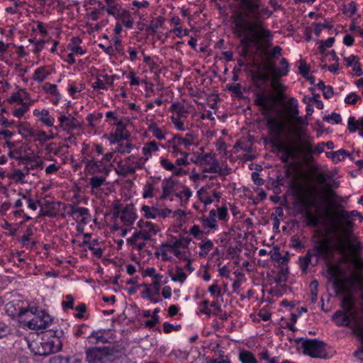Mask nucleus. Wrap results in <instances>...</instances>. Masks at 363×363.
I'll return each instance as SVG.
<instances>
[{
	"instance_id": "c03bdc74",
	"label": "nucleus",
	"mask_w": 363,
	"mask_h": 363,
	"mask_svg": "<svg viewBox=\"0 0 363 363\" xmlns=\"http://www.w3.org/2000/svg\"><path fill=\"white\" fill-rule=\"evenodd\" d=\"M201 251L199 255L201 257H206L208 252L212 250L213 243L211 240H206L199 244Z\"/></svg>"
},
{
	"instance_id": "f3484780",
	"label": "nucleus",
	"mask_w": 363,
	"mask_h": 363,
	"mask_svg": "<svg viewBox=\"0 0 363 363\" xmlns=\"http://www.w3.org/2000/svg\"><path fill=\"white\" fill-rule=\"evenodd\" d=\"M136 213L134 206L132 203L126 205L121 211L120 218L126 226L131 225L136 219Z\"/></svg>"
},
{
	"instance_id": "c756f323",
	"label": "nucleus",
	"mask_w": 363,
	"mask_h": 363,
	"mask_svg": "<svg viewBox=\"0 0 363 363\" xmlns=\"http://www.w3.org/2000/svg\"><path fill=\"white\" fill-rule=\"evenodd\" d=\"M216 217V211L212 209L209 212L208 217L202 219L203 225L205 228L216 229L218 228Z\"/></svg>"
},
{
	"instance_id": "b1692460",
	"label": "nucleus",
	"mask_w": 363,
	"mask_h": 363,
	"mask_svg": "<svg viewBox=\"0 0 363 363\" xmlns=\"http://www.w3.org/2000/svg\"><path fill=\"white\" fill-rule=\"evenodd\" d=\"M208 159H210V160L212 161L211 166L209 167H203L202 171L203 172L217 173V171L218 170L219 163L214 157V155H211V154H206L199 158L201 164L209 163L210 161L208 160Z\"/></svg>"
},
{
	"instance_id": "c85d7f7f",
	"label": "nucleus",
	"mask_w": 363,
	"mask_h": 363,
	"mask_svg": "<svg viewBox=\"0 0 363 363\" xmlns=\"http://www.w3.org/2000/svg\"><path fill=\"white\" fill-rule=\"evenodd\" d=\"M272 145L278 150L282 151L284 153L292 157V159L296 158L297 156L296 148L293 146L284 145L279 143V140L272 143Z\"/></svg>"
},
{
	"instance_id": "a211bd4d",
	"label": "nucleus",
	"mask_w": 363,
	"mask_h": 363,
	"mask_svg": "<svg viewBox=\"0 0 363 363\" xmlns=\"http://www.w3.org/2000/svg\"><path fill=\"white\" fill-rule=\"evenodd\" d=\"M39 206L45 208L48 217L55 218L57 215V208L60 206V202H55L50 199H43L42 200H38Z\"/></svg>"
},
{
	"instance_id": "13d9d810",
	"label": "nucleus",
	"mask_w": 363,
	"mask_h": 363,
	"mask_svg": "<svg viewBox=\"0 0 363 363\" xmlns=\"http://www.w3.org/2000/svg\"><path fill=\"white\" fill-rule=\"evenodd\" d=\"M89 339H95V341L90 340V342L92 344H97L99 342L105 343L108 342V340L104 335L101 333V330H94L91 335L89 336Z\"/></svg>"
},
{
	"instance_id": "052dcab7",
	"label": "nucleus",
	"mask_w": 363,
	"mask_h": 363,
	"mask_svg": "<svg viewBox=\"0 0 363 363\" xmlns=\"http://www.w3.org/2000/svg\"><path fill=\"white\" fill-rule=\"evenodd\" d=\"M50 363H81V361L75 357L57 356L51 359Z\"/></svg>"
},
{
	"instance_id": "2eb2a0df",
	"label": "nucleus",
	"mask_w": 363,
	"mask_h": 363,
	"mask_svg": "<svg viewBox=\"0 0 363 363\" xmlns=\"http://www.w3.org/2000/svg\"><path fill=\"white\" fill-rule=\"evenodd\" d=\"M58 121L60 123L59 128L67 132L81 128L79 121L70 113L61 114L58 117Z\"/></svg>"
},
{
	"instance_id": "338daca9",
	"label": "nucleus",
	"mask_w": 363,
	"mask_h": 363,
	"mask_svg": "<svg viewBox=\"0 0 363 363\" xmlns=\"http://www.w3.org/2000/svg\"><path fill=\"white\" fill-rule=\"evenodd\" d=\"M163 21V18L161 16L156 21H151L147 28V31H151L153 34L156 33L158 28L162 26Z\"/></svg>"
},
{
	"instance_id": "69168bd1",
	"label": "nucleus",
	"mask_w": 363,
	"mask_h": 363,
	"mask_svg": "<svg viewBox=\"0 0 363 363\" xmlns=\"http://www.w3.org/2000/svg\"><path fill=\"white\" fill-rule=\"evenodd\" d=\"M182 118L183 117L175 116L174 115H173L171 117V121H172V123L174 125V127L178 130H181V131H184L186 129L184 126V122L182 121Z\"/></svg>"
},
{
	"instance_id": "6ab92c4d",
	"label": "nucleus",
	"mask_w": 363,
	"mask_h": 363,
	"mask_svg": "<svg viewBox=\"0 0 363 363\" xmlns=\"http://www.w3.org/2000/svg\"><path fill=\"white\" fill-rule=\"evenodd\" d=\"M114 82L113 75L99 74L97 76L96 81L92 84L94 89H107V85L112 86Z\"/></svg>"
},
{
	"instance_id": "393cba45",
	"label": "nucleus",
	"mask_w": 363,
	"mask_h": 363,
	"mask_svg": "<svg viewBox=\"0 0 363 363\" xmlns=\"http://www.w3.org/2000/svg\"><path fill=\"white\" fill-rule=\"evenodd\" d=\"M332 319L338 326L350 327V318L347 313L342 311H336Z\"/></svg>"
},
{
	"instance_id": "4be33fe9",
	"label": "nucleus",
	"mask_w": 363,
	"mask_h": 363,
	"mask_svg": "<svg viewBox=\"0 0 363 363\" xmlns=\"http://www.w3.org/2000/svg\"><path fill=\"white\" fill-rule=\"evenodd\" d=\"M286 111L289 117L291 119H296L298 122L302 121V118L298 117L299 111L298 108V101L294 97H291L286 102Z\"/></svg>"
},
{
	"instance_id": "4d7b16f0",
	"label": "nucleus",
	"mask_w": 363,
	"mask_h": 363,
	"mask_svg": "<svg viewBox=\"0 0 363 363\" xmlns=\"http://www.w3.org/2000/svg\"><path fill=\"white\" fill-rule=\"evenodd\" d=\"M103 117L101 113H90L86 117V121L88 123V125L91 128H95L100 122Z\"/></svg>"
},
{
	"instance_id": "e2e57ef3",
	"label": "nucleus",
	"mask_w": 363,
	"mask_h": 363,
	"mask_svg": "<svg viewBox=\"0 0 363 363\" xmlns=\"http://www.w3.org/2000/svg\"><path fill=\"white\" fill-rule=\"evenodd\" d=\"M318 282L316 280H313L311 282L310 289H311V302L315 303L318 299Z\"/></svg>"
},
{
	"instance_id": "774afa93",
	"label": "nucleus",
	"mask_w": 363,
	"mask_h": 363,
	"mask_svg": "<svg viewBox=\"0 0 363 363\" xmlns=\"http://www.w3.org/2000/svg\"><path fill=\"white\" fill-rule=\"evenodd\" d=\"M2 228L4 230H6L5 233L8 236H13L16 234V232H17L16 225H15L13 226L11 223H8L7 221H5L4 224L2 225Z\"/></svg>"
},
{
	"instance_id": "49530a36",
	"label": "nucleus",
	"mask_w": 363,
	"mask_h": 363,
	"mask_svg": "<svg viewBox=\"0 0 363 363\" xmlns=\"http://www.w3.org/2000/svg\"><path fill=\"white\" fill-rule=\"evenodd\" d=\"M52 136L48 135L45 131L35 129L33 132V135L32 138L34 141H39L40 143H44L52 139Z\"/></svg>"
},
{
	"instance_id": "f257e3e1",
	"label": "nucleus",
	"mask_w": 363,
	"mask_h": 363,
	"mask_svg": "<svg viewBox=\"0 0 363 363\" xmlns=\"http://www.w3.org/2000/svg\"><path fill=\"white\" fill-rule=\"evenodd\" d=\"M240 4L243 12L233 16V33L241 38L240 43L244 47L242 52L244 55H247L251 45L259 47L270 43L273 35L264 26V20L259 11L260 0H240Z\"/></svg>"
},
{
	"instance_id": "20e7f679",
	"label": "nucleus",
	"mask_w": 363,
	"mask_h": 363,
	"mask_svg": "<svg viewBox=\"0 0 363 363\" xmlns=\"http://www.w3.org/2000/svg\"><path fill=\"white\" fill-rule=\"evenodd\" d=\"M86 358L89 363H111L124 354L119 345L86 348Z\"/></svg>"
},
{
	"instance_id": "864d4df0",
	"label": "nucleus",
	"mask_w": 363,
	"mask_h": 363,
	"mask_svg": "<svg viewBox=\"0 0 363 363\" xmlns=\"http://www.w3.org/2000/svg\"><path fill=\"white\" fill-rule=\"evenodd\" d=\"M118 143L116 147V152H120L121 154L130 153L133 148V145L131 143L126 142L124 143L123 140L120 142H116Z\"/></svg>"
},
{
	"instance_id": "6e6552de",
	"label": "nucleus",
	"mask_w": 363,
	"mask_h": 363,
	"mask_svg": "<svg viewBox=\"0 0 363 363\" xmlns=\"http://www.w3.org/2000/svg\"><path fill=\"white\" fill-rule=\"evenodd\" d=\"M285 100L284 92L266 94L264 91L256 94L254 103L267 113L272 112L278 103Z\"/></svg>"
},
{
	"instance_id": "423d86ee",
	"label": "nucleus",
	"mask_w": 363,
	"mask_h": 363,
	"mask_svg": "<svg viewBox=\"0 0 363 363\" xmlns=\"http://www.w3.org/2000/svg\"><path fill=\"white\" fill-rule=\"evenodd\" d=\"M264 70L271 74L272 81L270 85L275 94L284 92L286 89V86L281 84L279 79L286 76L289 72V64L287 60L282 57L280 60L279 67H276L274 63L272 62H266L264 65Z\"/></svg>"
},
{
	"instance_id": "2f4dec72",
	"label": "nucleus",
	"mask_w": 363,
	"mask_h": 363,
	"mask_svg": "<svg viewBox=\"0 0 363 363\" xmlns=\"http://www.w3.org/2000/svg\"><path fill=\"white\" fill-rule=\"evenodd\" d=\"M192 196V191L186 186H182L179 191H177L175 196L180 199L182 203H187Z\"/></svg>"
},
{
	"instance_id": "7c9ffc66",
	"label": "nucleus",
	"mask_w": 363,
	"mask_h": 363,
	"mask_svg": "<svg viewBox=\"0 0 363 363\" xmlns=\"http://www.w3.org/2000/svg\"><path fill=\"white\" fill-rule=\"evenodd\" d=\"M108 175H95L89 179V186L91 189V192L95 189H99L101 186L106 184V177Z\"/></svg>"
},
{
	"instance_id": "cd10ccee",
	"label": "nucleus",
	"mask_w": 363,
	"mask_h": 363,
	"mask_svg": "<svg viewBox=\"0 0 363 363\" xmlns=\"http://www.w3.org/2000/svg\"><path fill=\"white\" fill-rule=\"evenodd\" d=\"M33 234V229L28 228L26 230V233L18 239V241L22 244V245L28 250H32L35 246L36 242L35 241H30V236Z\"/></svg>"
},
{
	"instance_id": "0e129e2a",
	"label": "nucleus",
	"mask_w": 363,
	"mask_h": 363,
	"mask_svg": "<svg viewBox=\"0 0 363 363\" xmlns=\"http://www.w3.org/2000/svg\"><path fill=\"white\" fill-rule=\"evenodd\" d=\"M189 153L188 152H181V157H179L176 160L174 164L177 167H182V166H187L189 164V162L188 161V157Z\"/></svg>"
},
{
	"instance_id": "f704fd0d",
	"label": "nucleus",
	"mask_w": 363,
	"mask_h": 363,
	"mask_svg": "<svg viewBox=\"0 0 363 363\" xmlns=\"http://www.w3.org/2000/svg\"><path fill=\"white\" fill-rule=\"evenodd\" d=\"M43 89L46 93L50 94V95L55 97V101H53L54 104H57L60 101L61 96L60 92L57 90L56 84H52L49 82H47L44 84V85L43 86Z\"/></svg>"
},
{
	"instance_id": "473e14b6",
	"label": "nucleus",
	"mask_w": 363,
	"mask_h": 363,
	"mask_svg": "<svg viewBox=\"0 0 363 363\" xmlns=\"http://www.w3.org/2000/svg\"><path fill=\"white\" fill-rule=\"evenodd\" d=\"M152 235L150 232L144 230L143 228L138 232L135 233L132 237L127 240L128 242H136L140 240H150Z\"/></svg>"
},
{
	"instance_id": "bb28decb",
	"label": "nucleus",
	"mask_w": 363,
	"mask_h": 363,
	"mask_svg": "<svg viewBox=\"0 0 363 363\" xmlns=\"http://www.w3.org/2000/svg\"><path fill=\"white\" fill-rule=\"evenodd\" d=\"M159 150V145L155 140L147 142L144 144L142 148V152L145 157V160H148L153 153Z\"/></svg>"
},
{
	"instance_id": "58836bf2",
	"label": "nucleus",
	"mask_w": 363,
	"mask_h": 363,
	"mask_svg": "<svg viewBox=\"0 0 363 363\" xmlns=\"http://www.w3.org/2000/svg\"><path fill=\"white\" fill-rule=\"evenodd\" d=\"M18 133L26 140H30L33 135L34 128L28 123L21 124L18 126Z\"/></svg>"
},
{
	"instance_id": "e433bc0d",
	"label": "nucleus",
	"mask_w": 363,
	"mask_h": 363,
	"mask_svg": "<svg viewBox=\"0 0 363 363\" xmlns=\"http://www.w3.org/2000/svg\"><path fill=\"white\" fill-rule=\"evenodd\" d=\"M149 130L152 133V136L159 140H164L166 138L165 130L160 128L155 123L149 125Z\"/></svg>"
},
{
	"instance_id": "bf43d9fd",
	"label": "nucleus",
	"mask_w": 363,
	"mask_h": 363,
	"mask_svg": "<svg viewBox=\"0 0 363 363\" xmlns=\"http://www.w3.org/2000/svg\"><path fill=\"white\" fill-rule=\"evenodd\" d=\"M171 278L173 281L183 283L186 279L187 275L183 272L180 267H177L175 273L171 275Z\"/></svg>"
},
{
	"instance_id": "5701e85b",
	"label": "nucleus",
	"mask_w": 363,
	"mask_h": 363,
	"mask_svg": "<svg viewBox=\"0 0 363 363\" xmlns=\"http://www.w3.org/2000/svg\"><path fill=\"white\" fill-rule=\"evenodd\" d=\"M160 165L163 169L172 172L174 176H183L187 174L185 169L182 167H177L174 163L167 158H161Z\"/></svg>"
},
{
	"instance_id": "9b49d317",
	"label": "nucleus",
	"mask_w": 363,
	"mask_h": 363,
	"mask_svg": "<svg viewBox=\"0 0 363 363\" xmlns=\"http://www.w3.org/2000/svg\"><path fill=\"white\" fill-rule=\"evenodd\" d=\"M33 315V318L26 323V325L30 330L46 329L52 323V317L45 311H34Z\"/></svg>"
},
{
	"instance_id": "f8f14e48",
	"label": "nucleus",
	"mask_w": 363,
	"mask_h": 363,
	"mask_svg": "<svg viewBox=\"0 0 363 363\" xmlns=\"http://www.w3.org/2000/svg\"><path fill=\"white\" fill-rule=\"evenodd\" d=\"M267 126L269 132L273 134L271 139V144L278 141L284 133L285 125L283 122L280 121L276 118H273L270 116L266 117Z\"/></svg>"
},
{
	"instance_id": "dca6fc26",
	"label": "nucleus",
	"mask_w": 363,
	"mask_h": 363,
	"mask_svg": "<svg viewBox=\"0 0 363 363\" xmlns=\"http://www.w3.org/2000/svg\"><path fill=\"white\" fill-rule=\"evenodd\" d=\"M69 211L67 214L72 216L77 221L80 220L81 223L86 224L88 220L85 216L89 214V209L84 207L76 206L73 204L69 205Z\"/></svg>"
},
{
	"instance_id": "79ce46f5",
	"label": "nucleus",
	"mask_w": 363,
	"mask_h": 363,
	"mask_svg": "<svg viewBox=\"0 0 363 363\" xmlns=\"http://www.w3.org/2000/svg\"><path fill=\"white\" fill-rule=\"evenodd\" d=\"M350 155V153L344 149H340L337 151L327 152V156L330 157L333 162L337 163L344 160L345 156Z\"/></svg>"
},
{
	"instance_id": "c9c22d12",
	"label": "nucleus",
	"mask_w": 363,
	"mask_h": 363,
	"mask_svg": "<svg viewBox=\"0 0 363 363\" xmlns=\"http://www.w3.org/2000/svg\"><path fill=\"white\" fill-rule=\"evenodd\" d=\"M238 359L242 363H259L254 354L246 350L239 352Z\"/></svg>"
},
{
	"instance_id": "680f3d73",
	"label": "nucleus",
	"mask_w": 363,
	"mask_h": 363,
	"mask_svg": "<svg viewBox=\"0 0 363 363\" xmlns=\"http://www.w3.org/2000/svg\"><path fill=\"white\" fill-rule=\"evenodd\" d=\"M162 277V276H156L155 279L152 280V283L148 285L152 289V294L158 295L160 294Z\"/></svg>"
},
{
	"instance_id": "39448f33",
	"label": "nucleus",
	"mask_w": 363,
	"mask_h": 363,
	"mask_svg": "<svg viewBox=\"0 0 363 363\" xmlns=\"http://www.w3.org/2000/svg\"><path fill=\"white\" fill-rule=\"evenodd\" d=\"M345 242L343 239L337 238L335 242H331L330 238L318 242L313 249L308 250L303 257L311 261V257L315 256L328 259L333 255L334 252L344 253L345 252Z\"/></svg>"
},
{
	"instance_id": "8fccbe9b",
	"label": "nucleus",
	"mask_w": 363,
	"mask_h": 363,
	"mask_svg": "<svg viewBox=\"0 0 363 363\" xmlns=\"http://www.w3.org/2000/svg\"><path fill=\"white\" fill-rule=\"evenodd\" d=\"M138 226L140 228H143L144 230H147V232H150L151 235H156L159 231L158 227L154 223L149 221L144 222L143 220H140L138 222Z\"/></svg>"
},
{
	"instance_id": "0eeeda50",
	"label": "nucleus",
	"mask_w": 363,
	"mask_h": 363,
	"mask_svg": "<svg viewBox=\"0 0 363 363\" xmlns=\"http://www.w3.org/2000/svg\"><path fill=\"white\" fill-rule=\"evenodd\" d=\"M301 339L297 340L299 341ZM303 353L313 358L325 359L328 356L326 343L318 339H301Z\"/></svg>"
},
{
	"instance_id": "09e8293b",
	"label": "nucleus",
	"mask_w": 363,
	"mask_h": 363,
	"mask_svg": "<svg viewBox=\"0 0 363 363\" xmlns=\"http://www.w3.org/2000/svg\"><path fill=\"white\" fill-rule=\"evenodd\" d=\"M141 211L144 213V216L147 218L155 219L157 218L158 208L156 206L143 205L141 208Z\"/></svg>"
},
{
	"instance_id": "37998d69",
	"label": "nucleus",
	"mask_w": 363,
	"mask_h": 363,
	"mask_svg": "<svg viewBox=\"0 0 363 363\" xmlns=\"http://www.w3.org/2000/svg\"><path fill=\"white\" fill-rule=\"evenodd\" d=\"M40 113L41 116L39 118L38 121L48 127H52L54 125L55 118L50 115L49 111L43 109Z\"/></svg>"
},
{
	"instance_id": "a878e982",
	"label": "nucleus",
	"mask_w": 363,
	"mask_h": 363,
	"mask_svg": "<svg viewBox=\"0 0 363 363\" xmlns=\"http://www.w3.org/2000/svg\"><path fill=\"white\" fill-rule=\"evenodd\" d=\"M161 180V177H154L152 179L151 182H148L145 184L143 196V198H152L155 196V192L157 191L155 188V184Z\"/></svg>"
},
{
	"instance_id": "5fc2aeb1",
	"label": "nucleus",
	"mask_w": 363,
	"mask_h": 363,
	"mask_svg": "<svg viewBox=\"0 0 363 363\" xmlns=\"http://www.w3.org/2000/svg\"><path fill=\"white\" fill-rule=\"evenodd\" d=\"M106 4V11L108 15L114 14L118 9L121 7L119 0H104Z\"/></svg>"
},
{
	"instance_id": "aec40b11",
	"label": "nucleus",
	"mask_w": 363,
	"mask_h": 363,
	"mask_svg": "<svg viewBox=\"0 0 363 363\" xmlns=\"http://www.w3.org/2000/svg\"><path fill=\"white\" fill-rule=\"evenodd\" d=\"M197 195L199 200L203 203L205 206L209 205L215 201L218 202L221 197L220 192L213 191L212 195L210 196L207 191L203 188L197 191Z\"/></svg>"
},
{
	"instance_id": "7ed1b4c3",
	"label": "nucleus",
	"mask_w": 363,
	"mask_h": 363,
	"mask_svg": "<svg viewBox=\"0 0 363 363\" xmlns=\"http://www.w3.org/2000/svg\"><path fill=\"white\" fill-rule=\"evenodd\" d=\"M317 196V191L313 187L309 189L308 196L301 199V206L305 210L304 218L307 219L308 226L315 227L319 223L318 218L308 210L309 207L320 208L323 203H330L333 199L339 198L337 193L330 189H325L319 198Z\"/></svg>"
},
{
	"instance_id": "ddd939ff",
	"label": "nucleus",
	"mask_w": 363,
	"mask_h": 363,
	"mask_svg": "<svg viewBox=\"0 0 363 363\" xmlns=\"http://www.w3.org/2000/svg\"><path fill=\"white\" fill-rule=\"evenodd\" d=\"M82 162L85 163V171L88 174L93 176L98 174H100V175H108L110 172V169L104 166L101 162L88 159H83Z\"/></svg>"
},
{
	"instance_id": "412c9836",
	"label": "nucleus",
	"mask_w": 363,
	"mask_h": 363,
	"mask_svg": "<svg viewBox=\"0 0 363 363\" xmlns=\"http://www.w3.org/2000/svg\"><path fill=\"white\" fill-rule=\"evenodd\" d=\"M135 159V156L130 155L125 160L124 163L118 164L121 167L119 174L123 175L132 174L135 173L136 169L140 168V164L138 162H135V164L130 163V160Z\"/></svg>"
},
{
	"instance_id": "a18cd8bd",
	"label": "nucleus",
	"mask_w": 363,
	"mask_h": 363,
	"mask_svg": "<svg viewBox=\"0 0 363 363\" xmlns=\"http://www.w3.org/2000/svg\"><path fill=\"white\" fill-rule=\"evenodd\" d=\"M350 328L352 329V333L358 337L361 345H363V324L355 321L352 325H350Z\"/></svg>"
},
{
	"instance_id": "603ef678",
	"label": "nucleus",
	"mask_w": 363,
	"mask_h": 363,
	"mask_svg": "<svg viewBox=\"0 0 363 363\" xmlns=\"http://www.w3.org/2000/svg\"><path fill=\"white\" fill-rule=\"evenodd\" d=\"M345 283L347 284L350 288H353L356 285L354 280H350L349 277H347L345 280L335 278L333 284L335 287L339 288L342 291H345Z\"/></svg>"
},
{
	"instance_id": "6e6d98bb",
	"label": "nucleus",
	"mask_w": 363,
	"mask_h": 363,
	"mask_svg": "<svg viewBox=\"0 0 363 363\" xmlns=\"http://www.w3.org/2000/svg\"><path fill=\"white\" fill-rule=\"evenodd\" d=\"M31 103L24 102L20 104L18 108L16 107L13 110V116L16 118L22 117L28 110Z\"/></svg>"
},
{
	"instance_id": "4c0bfd02",
	"label": "nucleus",
	"mask_w": 363,
	"mask_h": 363,
	"mask_svg": "<svg viewBox=\"0 0 363 363\" xmlns=\"http://www.w3.org/2000/svg\"><path fill=\"white\" fill-rule=\"evenodd\" d=\"M169 111H172L175 116L186 118L188 110L184 107V105L180 103H173L169 108Z\"/></svg>"
},
{
	"instance_id": "ea45409f",
	"label": "nucleus",
	"mask_w": 363,
	"mask_h": 363,
	"mask_svg": "<svg viewBox=\"0 0 363 363\" xmlns=\"http://www.w3.org/2000/svg\"><path fill=\"white\" fill-rule=\"evenodd\" d=\"M49 74L50 72L47 70L45 67H40L35 70L33 79L38 83H41Z\"/></svg>"
},
{
	"instance_id": "1a4fd4ad",
	"label": "nucleus",
	"mask_w": 363,
	"mask_h": 363,
	"mask_svg": "<svg viewBox=\"0 0 363 363\" xmlns=\"http://www.w3.org/2000/svg\"><path fill=\"white\" fill-rule=\"evenodd\" d=\"M190 240L186 238L182 239H170L165 242H162L160 247V252H155L156 257L161 256L162 261H170L172 257L168 255L167 252H173L174 248H185L189 244Z\"/></svg>"
},
{
	"instance_id": "a19ab883",
	"label": "nucleus",
	"mask_w": 363,
	"mask_h": 363,
	"mask_svg": "<svg viewBox=\"0 0 363 363\" xmlns=\"http://www.w3.org/2000/svg\"><path fill=\"white\" fill-rule=\"evenodd\" d=\"M21 92H15L11 94L10 98L8 99V101L10 104L17 103L18 104H21L24 103V100L28 99V94L24 90H21Z\"/></svg>"
},
{
	"instance_id": "4468645a",
	"label": "nucleus",
	"mask_w": 363,
	"mask_h": 363,
	"mask_svg": "<svg viewBox=\"0 0 363 363\" xmlns=\"http://www.w3.org/2000/svg\"><path fill=\"white\" fill-rule=\"evenodd\" d=\"M178 182L172 177L165 178L162 182V193L159 197L160 200H165L169 199L171 196L174 195L178 190Z\"/></svg>"
},
{
	"instance_id": "de8ad7c7",
	"label": "nucleus",
	"mask_w": 363,
	"mask_h": 363,
	"mask_svg": "<svg viewBox=\"0 0 363 363\" xmlns=\"http://www.w3.org/2000/svg\"><path fill=\"white\" fill-rule=\"evenodd\" d=\"M354 306V297L352 294H348L342 299L341 306L346 312H350Z\"/></svg>"
},
{
	"instance_id": "f03ea898",
	"label": "nucleus",
	"mask_w": 363,
	"mask_h": 363,
	"mask_svg": "<svg viewBox=\"0 0 363 363\" xmlns=\"http://www.w3.org/2000/svg\"><path fill=\"white\" fill-rule=\"evenodd\" d=\"M337 210L330 212V221L326 230L327 235H334L330 238L331 242H335L337 238L343 239L345 242V252L340 253L345 255L347 248L354 252H359L362 249L360 242H352L350 240L353 234L355 225V218L359 222H362L363 216L361 213L356 210H345L342 205L335 206Z\"/></svg>"
},
{
	"instance_id": "3c124183",
	"label": "nucleus",
	"mask_w": 363,
	"mask_h": 363,
	"mask_svg": "<svg viewBox=\"0 0 363 363\" xmlns=\"http://www.w3.org/2000/svg\"><path fill=\"white\" fill-rule=\"evenodd\" d=\"M271 74L261 72L259 71L253 72L252 74V79L255 83H257L258 82H261L263 83H267L270 78Z\"/></svg>"
},
{
	"instance_id": "72a5a7b5",
	"label": "nucleus",
	"mask_w": 363,
	"mask_h": 363,
	"mask_svg": "<svg viewBox=\"0 0 363 363\" xmlns=\"http://www.w3.org/2000/svg\"><path fill=\"white\" fill-rule=\"evenodd\" d=\"M130 136V133L125 130V127L116 128L114 134L111 135V138H113L112 142L116 143L122 140H128Z\"/></svg>"
},
{
	"instance_id": "9d476101",
	"label": "nucleus",
	"mask_w": 363,
	"mask_h": 363,
	"mask_svg": "<svg viewBox=\"0 0 363 363\" xmlns=\"http://www.w3.org/2000/svg\"><path fill=\"white\" fill-rule=\"evenodd\" d=\"M26 340L28 348L35 355L46 356L58 350V347L55 345L54 341L52 340L43 342H38L36 340L30 342L28 339Z\"/></svg>"
}]
</instances>
